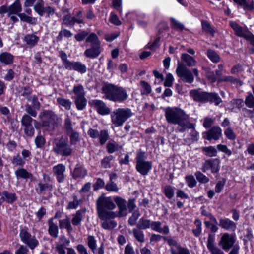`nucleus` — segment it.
I'll return each instance as SVG.
<instances>
[{
	"mask_svg": "<svg viewBox=\"0 0 254 254\" xmlns=\"http://www.w3.org/2000/svg\"><path fill=\"white\" fill-rule=\"evenodd\" d=\"M59 226L61 229H66L68 232L73 230V227L71 225L70 219L68 217L59 220Z\"/></svg>",
	"mask_w": 254,
	"mask_h": 254,
	"instance_id": "41",
	"label": "nucleus"
},
{
	"mask_svg": "<svg viewBox=\"0 0 254 254\" xmlns=\"http://www.w3.org/2000/svg\"><path fill=\"white\" fill-rule=\"evenodd\" d=\"M190 95L194 101L198 102H207L208 92L200 91L198 90H192Z\"/></svg>",
	"mask_w": 254,
	"mask_h": 254,
	"instance_id": "24",
	"label": "nucleus"
},
{
	"mask_svg": "<svg viewBox=\"0 0 254 254\" xmlns=\"http://www.w3.org/2000/svg\"><path fill=\"white\" fill-rule=\"evenodd\" d=\"M140 84L141 86V93L142 95H148L151 92L152 89L150 85L145 81H141Z\"/></svg>",
	"mask_w": 254,
	"mask_h": 254,
	"instance_id": "52",
	"label": "nucleus"
},
{
	"mask_svg": "<svg viewBox=\"0 0 254 254\" xmlns=\"http://www.w3.org/2000/svg\"><path fill=\"white\" fill-rule=\"evenodd\" d=\"M170 21L172 28L178 31H182L185 29L184 25L175 18H171Z\"/></svg>",
	"mask_w": 254,
	"mask_h": 254,
	"instance_id": "54",
	"label": "nucleus"
},
{
	"mask_svg": "<svg viewBox=\"0 0 254 254\" xmlns=\"http://www.w3.org/2000/svg\"><path fill=\"white\" fill-rule=\"evenodd\" d=\"M194 175L197 180L200 183L205 184L209 181V178L199 171L195 172Z\"/></svg>",
	"mask_w": 254,
	"mask_h": 254,
	"instance_id": "56",
	"label": "nucleus"
},
{
	"mask_svg": "<svg viewBox=\"0 0 254 254\" xmlns=\"http://www.w3.org/2000/svg\"><path fill=\"white\" fill-rule=\"evenodd\" d=\"M115 208L116 204L111 197L102 195L96 201L97 211L105 210H112Z\"/></svg>",
	"mask_w": 254,
	"mask_h": 254,
	"instance_id": "10",
	"label": "nucleus"
},
{
	"mask_svg": "<svg viewBox=\"0 0 254 254\" xmlns=\"http://www.w3.org/2000/svg\"><path fill=\"white\" fill-rule=\"evenodd\" d=\"M34 142L37 148H42L46 141L44 137L41 134H39L35 137Z\"/></svg>",
	"mask_w": 254,
	"mask_h": 254,
	"instance_id": "59",
	"label": "nucleus"
},
{
	"mask_svg": "<svg viewBox=\"0 0 254 254\" xmlns=\"http://www.w3.org/2000/svg\"><path fill=\"white\" fill-rule=\"evenodd\" d=\"M90 105L101 115H108L110 112V109L102 100L97 99L93 100L91 101Z\"/></svg>",
	"mask_w": 254,
	"mask_h": 254,
	"instance_id": "16",
	"label": "nucleus"
},
{
	"mask_svg": "<svg viewBox=\"0 0 254 254\" xmlns=\"http://www.w3.org/2000/svg\"><path fill=\"white\" fill-rule=\"evenodd\" d=\"M221 98L219 96L218 94L215 93H208L207 98V102L213 103L215 105H218L222 102Z\"/></svg>",
	"mask_w": 254,
	"mask_h": 254,
	"instance_id": "40",
	"label": "nucleus"
},
{
	"mask_svg": "<svg viewBox=\"0 0 254 254\" xmlns=\"http://www.w3.org/2000/svg\"><path fill=\"white\" fill-rule=\"evenodd\" d=\"M202 151L205 153V154L209 157L216 156L217 151L216 148L212 146L208 147H203L202 148Z\"/></svg>",
	"mask_w": 254,
	"mask_h": 254,
	"instance_id": "53",
	"label": "nucleus"
},
{
	"mask_svg": "<svg viewBox=\"0 0 254 254\" xmlns=\"http://www.w3.org/2000/svg\"><path fill=\"white\" fill-rule=\"evenodd\" d=\"M244 103L248 108H254V96L250 93L246 97Z\"/></svg>",
	"mask_w": 254,
	"mask_h": 254,
	"instance_id": "64",
	"label": "nucleus"
},
{
	"mask_svg": "<svg viewBox=\"0 0 254 254\" xmlns=\"http://www.w3.org/2000/svg\"><path fill=\"white\" fill-rule=\"evenodd\" d=\"M19 237L21 241L31 250H33L39 244L38 241L35 237L32 236L27 229H21Z\"/></svg>",
	"mask_w": 254,
	"mask_h": 254,
	"instance_id": "9",
	"label": "nucleus"
},
{
	"mask_svg": "<svg viewBox=\"0 0 254 254\" xmlns=\"http://www.w3.org/2000/svg\"><path fill=\"white\" fill-rule=\"evenodd\" d=\"M48 232L51 236L54 238L58 237L59 229L56 223L54 222V218H50L48 220Z\"/></svg>",
	"mask_w": 254,
	"mask_h": 254,
	"instance_id": "29",
	"label": "nucleus"
},
{
	"mask_svg": "<svg viewBox=\"0 0 254 254\" xmlns=\"http://www.w3.org/2000/svg\"><path fill=\"white\" fill-rule=\"evenodd\" d=\"M87 133L93 139L98 138L101 145H103L109 139V134L106 130L99 131L96 129L90 128L88 129Z\"/></svg>",
	"mask_w": 254,
	"mask_h": 254,
	"instance_id": "13",
	"label": "nucleus"
},
{
	"mask_svg": "<svg viewBox=\"0 0 254 254\" xmlns=\"http://www.w3.org/2000/svg\"><path fill=\"white\" fill-rule=\"evenodd\" d=\"M39 40V37L33 33L26 34L23 39V42L29 48H33L37 45Z\"/></svg>",
	"mask_w": 254,
	"mask_h": 254,
	"instance_id": "22",
	"label": "nucleus"
},
{
	"mask_svg": "<svg viewBox=\"0 0 254 254\" xmlns=\"http://www.w3.org/2000/svg\"><path fill=\"white\" fill-rule=\"evenodd\" d=\"M102 92L105 98L111 101L122 103L128 97L127 90L113 84L106 83L102 87Z\"/></svg>",
	"mask_w": 254,
	"mask_h": 254,
	"instance_id": "2",
	"label": "nucleus"
},
{
	"mask_svg": "<svg viewBox=\"0 0 254 254\" xmlns=\"http://www.w3.org/2000/svg\"><path fill=\"white\" fill-rule=\"evenodd\" d=\"M208 58L213 63H217L220 60V57L214 51L209 49L207 51Z\"/></svg>",
	"mask_w": 254,
	"mask_h": 254,
	"instance_id": "55",
	"label": "nucleus"
},
{
	"mask_svg": "<svg viewBox=\"0 0 254 254\" xmlns=\"http://www.w3.org/2000/svg\"><path fill=\"white\" fill-rule=\"evenodd\" d=\"M219 226L226 230L235 231L236 228V224L228 218H220L219 220Z\"/></svg>",
	"mask_w": 254,
	"mask_h": 254,
	"instance_id": "27",
	"label": "nucleus"
},
{
	"mask_svg": "<svg viewBox=\"0 0 254 254\" xmlns=\"http://www.w3.org/2000/svg\"><path fill=\"white\" fill-rule=\"evenodd\" d=\"M52 151L57 155L67 157L72 155L73 149L69 144L67 139L62 137L54 140Z\"/></svg>",
	"mask_w": 254,
	"mask_h": 254,
	"instance_id": "5",
	"label": "nucleus"
},
{
	"mask_svg": "<svg viewBox=\"0 0 254 254\" xmlns=\"http://www.w3.org/2000/svg\"><path fill=\"white\" fill-rule=\"evenodd\" d=\"M45 2L43 0H37L34 5V11L40 16L44 15V11L45 8Z\"/></svg>",
	"mask_w": 254,
	"mask_h": 254,
	"instance_id": "37",
	"label": "nucleus"
},
{
	"mask_svg": "<svg viewBox=\"0 0 254 254\" xmlns=\"http://www.w3.org/2000/svg\"><path fill=\"white\" fill-rule=\"evenodd\" d=\"M145 153L142 151L138 152L136 160V170L143 176L147 175L152 169V162L145 161Z\"/></svg>",
	"mask_w": 254,
	"mask_h": 254,
	"instance_id": "7",
	"label": "nucleus"
},
{
	"mask_svg": "<svg viewBox=\"0 0 254 254\" xmlns=\"http://www.w3.org/2000/svg\"><path fill=\"white\" fill-rule=\"evenodd\" d=\"M114 200L119 209V211L117 212L119 217L126 216L127 215V202L125 200L117 196L115 197Z\"/></svg>",
	"mask_w": 254,
	"mask_h": 254,
	"instance_id": "25",
	"label": "nucleus"
},
{
	"mask_svg": "<svg viewBox=\"0 0 254 254\" xmlns=\"http://www.w3.org/2000/svg\"><path fill=\"white\" fill-rule=\"evenodd\" d=\"M181 59L183 61L185 62L189 66H194L196 64V61L194 59L188 54H183L181 56Z\"/></svg>",
	"mask_w": 254,
	"mask_h": 254,
	"instance_id": "44",
	"label": "nucleus"
},
{
	"mask_svg": "<svg viewBox=\"0 0 254 254\" xmlns=\"http://www.w3.org/2000/svg\"><path fill=\"white\" fill-rule=\"evenodd\" d=\"M253 109H249L246 107L242 108V114L245 118H249L250 119L254 118V108Z\"/></svg>",
	"mask_w": 254,
	"mask_h": 254,
	"instance_id": "62",
	"label": "nucleus"
},
{
	"mask_svg": "<svg viewBox=\"0 0 254 254\" xmlns=\"http://www.w3.org/2000/svg\"><path fill=\"white\" fill-rule=\"evenodd\" d=\"M15 175L17 179H31L33 177V175L28 172L24 168H19L15 171Z\"/></svg>",
	"mask_w": 254,
	"mask_h": 254,
	"instance_id": "35",
	"label": "nucleus"
},
{
	"mask_svg": "<svg viewBox=\"0 0 254 254\" xmlns=\"http://www.w3.org/2000/svg\"><path fill=\"white\" fill-rule=\"evenodd\" d=\"M132 232L133 236L136 240L140 243L144 242V234L141 229L137 227V228L133 229Z\"/></svg>",
	"mask_w": 254,
	"mask_h": 254,
	"instance_id": "46",
	"label": "nucleus"
},
{
	"mask_svg": "<svg viewBox=\"0 0 254 254\" xmlns=\"http://www.w3.org/2000/svg\"><path fill=\"white\" fill-rule=\"evenodd\" d=\"M235 242V237L226 233L221 237V240L219 242V245L222 247L223 250L227 251L233 246Z\"/></svg>",
	"mask_w": 254,
	"mask_h": 254,
	"instance_id": "17",
	"label": "nucleus"
},
{
	"mask_svg": "<svg viewBox=\"0 0 254 254\" xmlns=\"http://www.w3.org/2000/svg\"><path fill=\"white\" fill-rule=\"evenodd\" d=\"M2 198L8 203H12L16 201L17 197L15 193L4 191L2 193Z\"/></svg>",
	"mask_w": 254,
	"mask_h": 254,
	"instance_id": "43",
	"label": "nucleus"
},
{
	"mask_svg": "<svg viewBox=\"0 0 254 254\" xmlns=\"http://www.w3.org/2000/svg\"><path fill=\"white\" fill-rule=\"evenodd\" d=\"M74 103L78 110H83L87 105V100L85 97L74 99Z\"/></svg>",
	"mask_w": 254,
	"mask_h": 254,
	"instance_id": "48",
	"label": "nucleus"
},
{
	"mask_svg": "<svg viewBox=\"0 0 254 254\" xmlns=\"http://www.w3.org/2000/svg\"><path fill=\"white\" fill-rule=\"evenodd\" d=\"M161 223L159 221H151L150 228L154 231L164 234H167L169 232V229L167 226H165L163 228L161 227Z\"/></svg>",
	"mask_w": 254,
	"mask_h": 254,
	"instance_id": "30",
	"label": "nucleus"
},
{
	"mask_svg": "<svg viewBox=\"0 0 254 254\" xmlns=\"http://www.w3.org/2000/svg\"><path fill=\"white\" fill-rule=\"evenodd\" d=\"M57 103L67 110L71 109L72 102L69 99H66L63 97H58L57 99Z\"/></svg>",
	"mask_w": 254,
	"mask_h": 254,
	"instance_id": "42",
	"label": "nucleus"
},
{
	"mask_svg": "<svg viewBox=\"0 0 254 254\" xmlns=\"http://www.w3.org/2000/svg\"><path fill=\"white\" fill-rule=\"evenodd\" d=\"M195 124H194L193 128H188V129H191V131L189 135V137L184 139V141L188 145L190 144L198 139V133L195 130Z\"/></svg>",
	"mask_w": 254,
	"mask_h": 254,
	"instance_id": "31",
	"label": "nucleus"
},
{
	"mask_svg": "<svg viewBox=\"0 0 254 254\" xmlns=\"http://www.w3.org/2000/svg\"><path fill=\"white\" fill-rule=\"evenodd\" d=\"M72 35L73 34L70 31L65 28L63 29L59 32V35L57 37V40L61 41L63 37L70 38L72 37Z\"/></svg>",
	"mask_w": 254,
	"mask_h": 254,
	"instance_id": "58",
	"label": "nucleus"
},
{
	"mask_svg": "<svg viewBox=\"0 0 254 254\" xmlns=\"http://www.w3.org/2000/svg\"><path fill=\"white\" fill-rule=\"evenodd\" d=\"M60 56L62 59L63 64L66 69L74 70L81 74L86 72L87 67L85 64L80 62L70 61L67 58L66 54L64 51H61Z\"/></svg>",
	"mask_w": 254,
	"mask_h": 254,
	"instance_id": "6",
	"label": "nucleus"
},
{
	"mask_svg": "<svg viewBox=\"0 0 254 254\" xmlns=\"http://www.w3.org/2000/svg\"><path fill=\"white\" fill-rule=\"evenodd\" d=\"M177 76L184 82L192 83L194 76L191 71L183 64L179 63L176 70Z\"/></svg>",
	"mask_w": 254,
	"mask_h": 254,
	"instance_id": "8",
	"label": "nucleus"
},
{
	"mask_svg": "<svg viewBox=\"0 0 254 254\" xmlns=\"http://www.w3.org/2000/svg\"><path fill=\"white\" fill-rule=\"evenodd\" d=\"M39 122L34 120L36 128L38 124L46 131H53L57 127L59 121L58 115L51 110H44L39 113L38 115Z\"/></svg>",
	"mask_w": 254,
	"mask_h": 254,
	"instance_id": "3",
	"label": "nucleus"
},
{
	"mask_svg": "<svg viewBox=\"0 0 254 254\" xmlns=\"http://www.w3.org/2000/svg\"><path fill=\"white\" fill-rule=\"evenodd\" d=\"M194 224L196 226V228L192 230V232L195 236H199L202 231V223L200 220L196 219L194 221Z\"/></svg>",
	"mask_w": 254,
	"mask_h": 254,
	"instance_id": "63",
	"label": "nucleus"
},
{
	"mask_svg": "<svg viewBox=\"0 0 254 254\" xmlns=\"http://www.w3.org/2000/svg\"><path fill=\"white\" fill-rule=\"evenodd\" d=\"M133 115V113L130 108H119L111 113V122L115 127H119Z\"/></svg>",
	"mask_w": 254,
	"mask_h": 254,
	"instance_id": "4",
	"label": "nucleus"
},
{
	"mask_svg": "<svg viewBox=\"0 0 254 254\" xmlns=\"http://www.w3.org/2000/svg\"><path fill=\"white\" fill-rule=\"evenodd\" d=\"M14 61V56L11 53L4 52L0 54V62L2 64L8 65L12 64Z\"/></svg>",
	"mask_w": 254,
	"mask_h": 254,
	"instance_id": "28",
	"label": "nucleus"
},
{
	"mask_svg": "<svg viewBox=\"0 0 254 254\" xmlns=\"http://www.w3.org/2000/svg\"><path fill=\"white\" fill-rule=\"evenodd\" d=\"M151 221L150 220L141 218L139 220L137 224L138 228L142 229H146L150 228Z\"/></svg>",
	"mask_w": 254,
	"mask_h": 254,
	"instance_id": "57",
	"label": "nucleus"
},
{
	"mask_svg": "<svg viewBox=\"0 0 254 254\" xmlns=\"http://www.w3.org/2000/svg\"><path fill=\"white\" fill-rule=\"evenodd\" d=\"M98 216L101 220H111L119 217L117 212L112 210H102L97 211Z\"/></svg>",
	"mask_w": 254,
	"mask_h": 254,
	"instance_id": "26",
	"label": "nucleus"
},
{
	"mask_svg": "<svg viewBox=\"0 0 254 254\" xmlns=\"http://www.w3.org/2000/svg\"><path fill=\"white\" fill-rule=\"evenodd\" d=\"M207 247L211 254H224L222 250L215 246L214 235H209L207 242Z\"/></svg>",
	"mask_w": 254,
	"mask_h": 254,
	"instance_id": "21",
	"label": "nucleus"
},
{
	"mask_svg": "<svg viewBox=\"0 0 254 254\" xmlns=\"http://www.w3.org/2000/svg\"><path fill=\"white\" fill-rule=\"evenodd\" d=\"M101 52V46L90 45L84 52V55L89 58H96L99 56Z\"/></svg>",
	"mask_w": 254,
	"mask_h": 254,
	"instance_id": "23",
	"label": "nucleus"
},
{
	"mask_svg": "<svg viewBox=\"0 0 254 254\" xmlns=\"http://www.w3.org/2000/svg\"><path fill=\"white\" fill-rule=\"evenodd\" d=\"M42 181L38 184V188L36 189L38 193L42 194L45 191H52L54 185L51 177L47 174H43Z\"/></svg>",
	"mask_w": 254,
	"mask_h": 254,
	"instance_id": "12",
	"label": "nucleus"
},
{
	"mask_svg": "<svg viewBox=\"0 0 254 254\" xmlns=\"http://www.w3.org/2000/svg\"><path fill=\"white\" fill-rule=\"evenodd\" d=\"M202 28L203 31L213 35L215 31L211 26L210 23L207 21L203 20L201 22Z\"/></svg>",
	"mask_w": 254,
	"mask_h": 254,
	"instance_id": "51",
	"label": "nucleus"
},
{
	"mask_svg": "<svg viewBox=\"0 0 254 254\" xmlns=\"http://www.w3.org/2000/svg\"><path fill=\"white\" fill-rule=\"evenodd\" d=\"M65 166L62 164H59L53 167L54 175L56 176L59 183H63L65 179L64 172Z\"/></svg>",
	"mask_w": 254,
	"mask_h": 254,
	"instance_id": "20",
	"label": "nucleus"
},
{
	"mask_svg": "<svg viewBox=\"0 0 254 254\" xmlns=\"http://www.w3.org/2000/svg\"><path fill=\"white\" fill-rule=\"evenodd\" d=\"M101 226L106 230H111L115 228L117 225V222L113 220H102Z\"/></svg>",
	"mask_w": 254,
	"mask_h": 254,
	"instance_id": "47",
	"label": "nucleus"
},
{
	"mask_svg": "<svg viewBox=\"0 0 254 254\" xmlns=\"http://www.w3.org/2000/svg\"><path fill=\"white\" fill-rule=\"evenodd\" d=\"M68 135L69 136L71 145H75L80 140V135L77 132L74 131Z\"/></svg>",
	"mask_w": 254,
	"mask_h": 254,
	"instance_id": "60",
	"label": "nucleus"
},
{
	"mask_svg": "<svg viewBox=\"0 0 254 254\" xmlns=\"http://www.w3.org/2000/svg\"><path fill=\"white\" fill-rule=\"evenodd\" d=\"M201 169L203 172L211 170L212 173H217L219 170V161L217 159L207 160L203 163Z\"/></svg>",
	"mask_w": 254,
	"mask_h": 254,
	"instance_id": "18",
	"label": "nucleus"
},
{
	"mask_svg": "<svg viewBox=\"0 0 254 254\" xmlns=\"http://www.w3.org/2000/svg\"><path fill=\"white\" fill-rule=\"evenodd\" d=\"M229 25L234 30L235 34L239 37L245 38L250 32L246 27H243L240 26L236 22L230 21Z\"/></svg>",
	"mask_w": 254,
	"mask_h": 254,
	"instance_id": "19",
	"label": "nucleus"
},
{
	"mask_svg": "<svg viewBox=\"0 0 254 254\" xmlns=\"http://www.w3.org/2000/svg\"><path fill=\"white\" fill-rule=\"evenodd\" d=\"M73 92L75 95L74 99L85 97V92L83 86L81 84L74 86Z\"/></svg>",
	"mask_w": 254,
	"mask_h": 254,
	"instance_id": "38",
	"label": "nucleus"
},
{
	"mask_svg": "<svg viewBox=\"0 0 254 254\" xmlns=\"http://www.w3.org/2000/svg\"><path fill=\"white\" fill-rule=\"evenodd\" d=\"M9 7V16L11 14H17L22 10L21 4L19 0H16Z\"/></svg>",
	"mask_w": 254,
	"mask_h": 254,
	"instance_id": "34",
	"label": "nucleus"
},
{
	"mask_svg": "<svg viewBox=\"0 0 254 254\" xmlns=\"http://www.w3.org/2000/svg\"><path fill=\"white\" fill-rule=\"evenodd\" d=\"M87 173L86 169L81 166H77L73 172V177L74 179L84 178Z\"/></svg>",
	"mask_w": 254,
	"mask_h": 254,
	"instance_id": "36",
	"label": "nucleus"
},
{
	"mask_svg": "<svg viewBox=\"0 0 254 254\" xmlns=\"http://www.w3.org/2000/svg\"><path fill=\"white\" fill-rule=\"evenodd\" d=\"M11 163L14 166H23L25 164V161L21 157L19 154L13 156Z\"/></svg>",
	"mask_w": 254,
	"mask_h": 254,
	"instance_id": "49",
	"label": "nucleus"
},
{
	"mask_svg": "<svg viewBox=\"0 0 254 254\" xmlns=\"http://www.w3.org/2000/svg\"><path fill=\"white\" fill-rule=\"evenodd\" d=\"M63 20L65 25L70 26H73L75 23L80 24L83 22L82 18L71 17L69 15L64 16Z\"/></svg>",
	"mask_w": 254,
	"mask_h": 254,
	"instance_id": "32",
	"label": "nucleus"
},
{
	"mask_svg": "<svg viewBox=\"0 0 254 254\" xmlns=\"http://www.w3.org/2000/svg\"><path fill=\"white\" fill-rule=\"evenodd\" d=\"M32 90L28 86L19 87L17 89V92L22 96L25 98L28 97L31 94Z\"/></svg>",
	"mask_w": 254,
	"mask_h": 254,
	"instance_id": "50",
	"label": "nucleus"
},
{
	"mask_svg": "<svg viewBox=\"0 0 254 254\" xmlns=\"http://www.w3.org/2000/svg\"><path fill=\"white\" fill-rule=\"evenodd\" d=\"M32 118L27 114H24L21 120L22 130L26 137H32L35 133V129L32 125Z\"/></svg>",
	"mask_w": 254,
	"mask_h": 254,
	"instance_id": "11",
	"label": "nucleus"
},
{
	"mask_svg": "<svg viewBox=\"0 0 254 254\" xmlns=\"http://www.w3.org/2000/svg\"><path fill=\"white\" fill-rule=\"evenodd\" d=\"M170 245L171 254H190L189 250L185 247L181 246L175 240L173 239H167L164 237Z\"/></svg>",
	"mask_w": 254,
	"mask_h": 254,
	"instance_id": "14",
	"label": "nucleus"
},
{
	"mask_svg": "<svg viewBox=\"0 0 254 254\" xmlns=\"http://www.w3.org/2000/svg\"><path fill=\"white\" fill-rule=\"evenodd\" d=\"M122 148V146L114 141H109L107 144V149L109 153L118 151Z\"/></svg>",
	"mask_w": 254,
	"mask_h": 254,
	"instance_id": "45",
	"label": "nucleus"
},
{
	"mask_svg": "<svg viewBox=\"0 0 254 254\" xmlns=\"http://www.w3.org/2000/svg\"><path fill=\"white\" fill-rule=\"evenodd\" d=\"M86 212L85 209H81L76 211V213L73 215L71 220L73 225L77 226L81 224L83 218V216Z\"/></svg>",
	"mask_w": 254,
	"mask_h": 254,
	"instance_id": "33",
	"label": "nucleus"
},
{
	"mask_svg": "<svg viewBox=\"0 0 254 254\" xmlns=\"http://www.w3.org/2000/svg\"><path fill=\"white\" fill-rule=\"evenodd\" d=\"M86 42L90 43V45L101 46V42L98 36L94 33L88 35Z\"/></svg>",
	"mask_w": 254,
	"mask_h": 254,
	"instance_id": "39",
	"label": "nucleus"
},
{
	"mask_svg": "<svg viewBox=\"0 0 254 254\" xmlns=\"http://www.w3.org/2000/svg\"><path fill=\"white\" fill-rule=\"evenodd\" d=\"M203 137L208 141L218 140L222 135V130L218 126H213L203 134Z\"/></svg>",
	"mask_w": 254,
	"mask_h": 254,
	"instance_id": "15",
	"label": "nucleus"
},
{
	"mask_svg": "<svg viewBox=\"0 0 254 254\" xmlns=\"http://www.w3.org/2000/svg\"><path fill=\"white\" fill-rule=\"evenodd\" d=\"M87 245L92 251L95 253L96 249V240L93 236H89L87 238Z\"/></svg>",
	"mask_w": 254,
	"mask_h": 254,
	"instance_id": "61",
	"label": "nucleus"
},
{
	"mask_svg": "<svg viewBox=\"0 0 254 254\" xmlns=\"http://www.w3.org/2000/svg\"><path fill=\"white\" fill-rule=\"evenodd\" d=\"M165 116L168 123L178 126V132H183L188 128L194 127V124L190 122L189 115L180 108L167 107Z\"/></svg>",
	"mask_w": 254,
	"mask_h": 254,
	"instance_id": "1",
	"label": "nucleus"
}]
</instances>
